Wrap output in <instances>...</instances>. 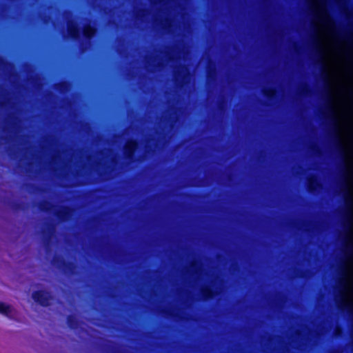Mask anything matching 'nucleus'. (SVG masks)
Returning a JSON list of instances; mask_svg holds the SVG:
<instances>
[{
  "instance_id": "f257e3e1",
  "label": "nucleus",
  "mask_w": 353,
  "mask_h": 353,
  "mask_svg": "<svg viewBox=\"0 0 353 353\" xmlns=\"http://www.w3.org/2000/svg\"><path fill=\"white\" fill-rule=\"evenodd\" d=\"M32 297L37 303L43 307L49 306L50 302L52 299L50 292L44 290L34 291L32 294Z\"/></svg>"
},
{
  "instance_id": "f03ea898",
  "label": "nucleus",
  "mask_w": 353,
  "mask_h": 353,
  "mask_svg": "<svg viewBox=\"0 0 353 353\" xmlns=\"http://www.w3.org/2000/svg\"><path fill=\"white\" fill-rule=\"evenodd\" d=\"M139 143L137 139H130L127 141L124 148V154L128 160L135 162L138 159L135 158L134 153L137 150Z\"/></svg>"
},
{
  "instance_id": "7ed1b4c3",
  "label": "nucleus",
  "mask_w": 353,
  "mask_h": 353,
  "mask_svg": "<svg viewBox=\"0 0 353 353\" xmlns=\"http://www.w3.org/2000/svg\"><path fill=\"white\" fill-rule=\"evenodd\" d=\"M68 32L69 37L73 41H77L81 38L80 29L76 23L70 22L68 24Z\"/></svg>"
},
{
  "instance_id": "20e7f679",
  "label": "nucleus",
  "mask_w": 353,
  "mask_h": 353,
  "mask_svg": "<svg viewBox=\"0 0 353 353\" xmlns=\"http://www.w3.org/2000/svg\"><path fill=\"white\" fill-rule=\"evenodd\" d=\"M97 31V28L94 25L88 23L83 26L82 34L85 39L90 41L96 35Z\"/></svg>"
},
{
  "instance_id": "39448f33",
  "label": "nucleus",
  "mask_w": 353,
  "mask_h": 353,
  "mask_svg": "<svg viewBox=\"0 0 353 353\" xmlns=\"http://www.w3.org/2000/svg\"><path fill=\"white\" fill-rule=\"evenodd\" d=\"M217 294V292L209 286L205 287L201 290V296L204 301L212 300Z\"/></svg>"
},
{
  "instance_id": "423d86ee",
  "label": "nucleus",
  "mask_w": 353,
  "mask_h": 353,
  "mask_svg": "<svg viewBox=\"0 0 353 353\" xmlns=\"http://www.w3.org/2000/svg\"><path fill=\"white\" fill-rule=\"evenodd\" d=\"M72 213V209L68 206H63L61 209L57 210L55 213L58 219L61 221H66Z\"/></svg>"
},
{
  "instance_id": "0eeeda50",
  "label": "nucleus",
  "mask_w": 353,
  "mask_h": 353,
  "mask_svg": "<svg viewBox=\"0 0 353 353\" xmlns=\"http://www.w3.org/2000/svg\"><path fill=\"white\" fill-rule=\"evenodd\" d=\"M54 261L60 262L65 272H72L75 267L73 262L68 261L60 258H54Z\"/></svg>"
},
{
  "instance_id": "6e6552de",
  "label": "nucleus",
  "mask_w": 353,
  "mask_h": 353,
  "mask_svg": "<svg viewBox=\"0 0 353 353\" xmlns=\"http://www.w3.org/2000/svg\"><path fill=\"white\" fill-rule=\"evenodd\" d=\"M67 325L71 330H76L79 326V321L74 314H69L66 318Z\"/></svg>"
},
{
  "instance_id": "1a4fd4ad",
  "label": "nucleus",
  "mask_w": 353,
  "mask_h": 353,
  "mask_svg": "<svg viewBox=\"0 0 353 353\" xmlns=\"http://www.w3.org/2000/svg\"><path fill=\"white\" fill-rule=\"evenodd\" d=\"M319 186V183L315 176H311L307 179V187L310 192L313 193L316 191Z\"/></svg>"
},
{
  "instance_id": "9d476101",
  "label": "nucleus",
  "mask_w": 353,
  "mask_h": 353,
  "mask_svg": "<svg viewBox=\"0 0 353 353\" xmlns=\"http://www.w3.org/2000/svg\"><path fill=\"white\" fill-rule=\"evenodd\" d=\"M263 95L270 101H273L277 98L278 92L276 88H269L263 90Z\"/></svg>"
},
{
  "instance_id": "9b49d317",
  "label": "nucleus",
  "mask_w": 353,
  "mask_h": 353,
  "mask_svg": "<svg viewBox=\"0 0 353 353\" xmlns=\"http://www.w3.org/2000/svg\"><path fill=\"white\" fill-rule=\"evenodd\" d=\"M52 206V203L47 200L41 201L39 205L40 210L44 212H48Z\"/></svg>"
},
{
  "instance_id": "f8f14e48",
  "label": "nucleus",
  "mask_w": 353,
  "mask_h": 353,
  "mask_svg": "<svg viewBox=\"0 0 353 353\" xmlns=\"http://www.w3.org/2000/svg\"><path fill=\"white\" fill-rule=\"evenodd\" d=\"M333 137L336 143V148L338 151L340 152V154H343V148L342 147V145L341 143L340 138L337 134V132L336 130L334 131Z\"/></svg>"
},
{
  "instance_id": "ddd939ff",
  "label": "nucleus",
  "mask_w": 353,
  "mask_h": 353,
  "mask_svg": "<svg viewBox=\"0 0 353 353\" xmlns=\"http://www.w3.org/2000/svg\"><path fill=\"white\" fill-rule=\"evenodd\" d=\"M12 308L10 305L5 304L4 303L0 302V313L9 316L11 313Z\"/></svg>"
},
{
  "instance_id": "4468645a",
  "label": "nucleus",
  "mask_w": 353,
  "mask_h": 353,
  "mask_svg": "<svg viewBox=\"0 0 353 353\" xmlns=\"http://www.w3.org/2000/svg\"><path fill=\"white\" fill-rule=\"evenodd\" d=\"M339 307L342 311L345 310L353 316V307L351 305L346 303H341Z\"/></svg>"
},
{
  "instance_id": "2eb2a0df",
  "label": "nucleus",
  "mask_w": 353,
  "mask_h": 353,
  "mask_svg": "<svg viewBox=\"0 0 353 353\" xmlns=\"http://www.w3.org/2000/svg\"><path fill=\"white\" fill-rule=\"evenodd\" d=\"M318 63L319 64L320 67H321V75L322 77H323L325 81H327V73L323 70H324V68H325V65L323 63V61H319L318 62Z\"/></svg>"
},
{
  "instance_id": "dca6fc26",
  "label": "nucleus",
  "mask_w": 353,
  "mask_h": 353,
  "mask_svg": "<svg viewBox=\"0 0 353 353\" xmlns=\"http://www.w3.org/2000/svg\"><path fill=\"white\" fill-rule=\"evenodd\" d=\"M58 86L60 90H64L67 86V83L65 81L61 82L58 84Z\"/></svg>"
},
{
  "instance_id": "f3484780",
  "label": "nucleus",
  "mask_w": 353,
  "mask_h": 353,
  "mask_svg": "<svg viewBox=\"0 0 353 353\" xmlns=\"http://www.w3.org/2000/svg\"><path fill=\"white\" fill-rule=\"evenodd\" d=\"M327 110H328V112H329L330 114L332 116V122L335 124L336 120H335V119L334 117H332V116L334 114V112H333L332 110L330 107L327 108Z\"/></svg>"
},
{
  "instance_id": "a211bd4d",
  "label": "nucleus",
  "mask_w": 353,
  "mask_h": 353,
  "mask_svg": "<svg viewBox=\"0 0 353 353\" xmlns=\"http://www.w3.org/2000/svg\"><path fill=\"white\" fill-rule=\"evenodd\" d=\"M191 266L192 268H196V263L193 261L192 263H191Z\"/></svg>"
},
{
  "instance_id": "6ab92c4d",
  "label": "nucleus",
  "mask_w": 353,
  "mask_h": 353,
  "mask_svg": "<svg viewBox=\"0 0 353 353\" xmlns=\"http://www.w3.org/2000/svg\"><path fill=\"white\" fill-rule=\"evenodd\" d=\"M350 252L353 256V245L350 248Z\"/></svg>"
},
{
  "instance_id": "aec40b11",
  "label": "nucleus",
  "mask_w": 353,
  "mask_h": 353,
  "mask_svg": "<svg viewBox=\"0 0 353 353\" xmlns=\"http://www.w3.org/2000/svg\"><path fill=\"white\" fill-rule=\"evenodd\" d=\"M337 35L339 36V37H340V38H343H343H344V37H345V35H343V34H340V33H339V32H337Z\"/></svg>"
},
{
  "instance_id": "412c9836",
  "label": "nucleus",
  "mask_w": 353,
  "mask_h": 353,
  "mask_svg": "<svg viewBox=\"0 0 353 353\" xmlns=\"http://www.w3.org/2000/svg\"><path fill=\"white\" fill-rule=\"evenodd\" d=\"M147 150H148V152L152 151V148H151V147H150L149 148H147Z\"/></svg>"
},
{
  "instance_id": "4be33fe9",
  "label": "nucleus",
  "mask_w": 353,
  "mask_h": 353,
  "mask_svg": "<svg viewBox=\"0 0 353 353\" xmlns=\"http://www.w3.org/2000/svg\"><path fill=\"white\" fill-rule=\"evenodd\" d=\"M303 91H304V92H306L307 91V90H306V89H303Z\"/></svg>"
},
{
  "instance_id": "5701e85b",
  "label": "nucleus",
  "mask_w": 353,
  "mask_h": 353,
  "mask_svg": "<svg viewBox=\"0 0 353 353\" xmlns=\"http://www.w3.org/2000/svg\"><path fill=\"white\" fill-rule=\"evenodd\" d=\"M210 71L208 70V76H210Z\"/></svg>"
},
{
  "instance_id": "b1692460",
  "label": "nucleus",
  "mask_w": 353,
  "mask_h": 353,
  "mask_svg": "<svg viewBox=\"0 0 353 353\" xmlns=\"http://www.w3.org/2000/svg\"><path fill=\"white\" fill-rule=\"evenodd\" d=\"M347 36L345 35L344 38H346ZM347 38H350V36H347Z\"/></svg>"
},
{
  "instance_id": "393cba45",
  "label": "nucleus",
  "mask_w": 353,
  "mask_h": 353,
  "mask_svg": "<svg viewBox=\"0 0 353 353\" xmlns=\"http://www.w3.org/2000/svg\"><path fill=\"white\" fill-rule=\"evenodd\" d=\"M350 93L353 94V90L350 92Z\"/></svg>"
}]
</instances>
